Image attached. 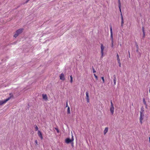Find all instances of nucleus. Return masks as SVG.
Returning <instances> with one entry per match:
<instances>
[{
  "mask_svg": "<svg viewBox=\"0 0 150 150\" xmlns=\"http://www.w3.org/2000/svg\"><path fill=\"white\" fill-rule=\"evenodd\" d=\"M96 72V71L94 70V73H95V72Z\"/></svg>",
  "mask_w": 150,
  "mask_h": 150,
  "instance_id": "nucleus-35",
  "label": "nucleus"
},
{
  "mask_svg": "<svg viewBox=\"0 0 150 150\" xmlns=\"http://www.w3.org/2000/svg\"><path fill=\"white\" fill-rule=\"evenodd\" d=\"M10 95H11V93H10Z\"/></svg>",
  "mask_w": 150,
  "mask_h": 150,
  "instance_id": "nucleus-36",
  "label": "nucleus"
},
{
  "mask_svg": "<svg viewBox=\"0 0 150 150\" xmlns=\"http://www.w3.org/2000/svg\"><path fill=\"white\" fill-rule=\"evenodd\" d=\"M13 95H12L6 99L4 100L0 101V105H1L5 103H6L7 101L9 100L12 97H13Z\"/></svg>",
  "mask_w": 150,
  "mask_h": 150,
  "instance_id": "nucleus-5",
  "label": "nucleus"
},
{
  "mask_svg": "<svg viewBox=\"0 0 150 150\" xmlns=\"http://www.w3.org/2000/svg\"><path fill=\"white\" fill-rule=\"evenodd\" d=\"M145 36V33H144V34L143 33V37H144Z\"/></svg>",
  "mask_w": 150,
  "mask_h": 150,
  "instance_id": "nucleus-32",
  "label": "nucleus"
},
{
  "mask_svg": "<svg viewBox=\"0 0 150 150\" xmlns=\"http://www.w3.org/2000/svg\"><path fill=\"white\" fill-rule=\"evenodd\" d=\"M113 81H114V85H115L116 84V76L115 75H113Z\"/></svg>",
  "mask_w": 150,
  "mask_h": 150,
  "instance_id": "nucleus-13",
  "label": "nucleus"
},
{
  "mask_svg": "<svg viewBox=\"0 0 150 150\" xmlns=\"http://www.w3.org/2000/svg\"><path fill=\"white\" fill-rule=\"evenodd\" d=\"M101 79L102 80V81H103V83H104L105 82V80H104V77H101Z\"/></svg>",
  "mask_w": 150,
  "mask_h": 150,
  "instance_id": "nucleus-23",
  "label": "nucleus"
},
{
  "mask_svg": "<svg viewBox=\"0 0 150 150\" xmlns=\"http://www.w3.org/2000/svg\"><path fill=\"white\" fill-rule=\"evenodd\" d=\"M35 145H38V141L37 140H35Z\"/></svg>",
  "mask_w": 150,
  "mask_h": 150,
  "instance_id": "nucleus-20",
  "label": "nucleus"
},
{
  "mask_svg": "<svg viewBox=\"0 0 150 150\" xmlns=\"http://www.w3.org/2000/svg\"><path fill=\"white\" fill-rule=\"evenodd\" d=\"M72 142V141L71 139L69 138H67L65 140V142L67 144H69Z\"/></svg>",
  "mask_w": 150,
  "mask_h": 150,
  "instance_id": "nucleus-12",
  "label": "nucleus"
},
{
  "mask_svg": "<svg viewBox=\"0 0 150 150\" xmlns=\"http://www.w3.org/2000/svg\"><path fill=\"white\" fill-rule=\"evenodd\" d=\"M35 131H37L38 129V128L37 125H35Z\"/></svg>",
  "mask_w": 150,
  "mask_h": 150,
  "instance_id": "nucleus-18",
  "label": "nucleus"
},
{
  "mask_svg": "<svg viewBox=\"0 0 150 150\" xmlns=\"http://www.w3.org/2000/svg\"><path fill=\"white\" fill-rule=\"evenodd\" d=\"M68 107H69L68 106V102L67 101L66 103V107H67V108Z\"/></svg>",
  "mask_w": 150,
  "mask_h": 150,
  "instance_id": "nucleus-27",
  "label": "nucleus"
},
{
  "mask_svg": "<svg viewBox=\"0 0 150 150\" xmlns=\"http://www.w3.org/2000/svg\"><path fill=\"white\" fill-rule=\"evenodd\" d=\"M59 150H60L59 149Z\"/></svg>",
  "mask_w": 150,
  "mask_h": 150,
  "instance_id": "nucleus-37",
  "label": "nucleus"
},
{
  "mask_svg": "<svg viewBox=\"0 0 150 150\" xmlns=\"http://www.w3.org/2000/svg\"><path fill=\"white\" fill-rule=\"evenodd\" d=\"M71 139L72 141H73L74 140V136H73V135H72V137Z\"/></svg>",
  "mask_w": 150,
  "mask_h": 150,
  "instance_id": "nucleus-25",
  "label": "nucleus"
},
{
  "mask_svg": "<svg viewBox=\"0 0 150 150\" xmlns=\"http://www.w3.org/2000/svg\"><path fill=\"white\" fill-rule=\"evenodd\" d=\"M118 5H121L120 0H118Z\"/></svg>",
  "mask_w": 150,
  "mask_h": 150,
  "instance_id": "nucleus-21",
  "label": "nucleus"
},
{
  "mask_svg": "<svg viewBox=\"0 0 150 150\" xmlns=\"http://www.w3.org/2000/svg\"><path fill=\"white\" fill-rule=\"evenodd\" d=\"M110 39L111 40V47L113 48V33L112 29V27L111 25L110 26Z\"/></svg>",
  "mask_w": 150,
  "mask_h": 150,
  "instance_id": "nucleus-1",
  "label": "nucleus"
},
{
  "mask_svg": "<svg viewBox=\"0 0 150 150\" xmlns=\"http://www.w3.org/2000/svg\"><path fill=\"white\" fill-rule=\"evenodd\" d=\"M117 58V62H120V60L119 57V56L118 55V54H117L116 55Z\"/></svg>",
  "mask_w": 150,
  "mask_h": 150,
  "instance_id": "nucleus-15",
  "label": "nucleus"
},
{
  "mask_svg": "<svg viewBox=\"0 0 150 150\" xmlns=\"http://www.w3.org/2000/svg\"><path fill=\"white\" fill-rule=\"evenodd\" d=\"M23 30V28H20L17 30L16 32L13 35L14 37L15 38L17 37L19 34L22 32Z\"/></svg>",
  "mask_w": 150,
  "mask_h": 150,
  "instance_id": "nucleus-2",
  "label": "nucleus"
},
{
  "mask_svg": "<svg viewBox=\"0 0 150 150\" xmlns=\"http://www.w3.org/2000/svg\"><path fill=\"white\" fill-rule=\"evenodd\" d=\"M42 97L43 99L45 100H48L46 94H42Z\"/></svg>",
  "mask_w": 150,
  "mask_h": 150,
  "instance_id": "nucleus-11",
  "label": "nucleus"
},
{
  "mask_svg": "<svg viewBox=\"0 0 150 150\" xmlns=\"http://www.w3.org/2000/svg\"><path fill=\"white\" fill-rule=\"evenodd\" d=\"M38 136L40 137L41 139H43V137L42 135V134L40 130H38Z\"/></svg>",
  "mask_w": 150,
  "mask_h": 150,
  "instance_id": "nucleus-10",
  "label": "nucleus"
},
{
  "mask_svg": "<svg viewBox=\"0 0 150 150\" xmlns=\"http://www.w3.org/2000/svg\"><path fill=\"white\" fill-rule=\"evenodd\" d=\"M92 71H93V72L94 73V68H93H93H92Z\"/></svg>",
  "mask_w": 150,
  "mask_h": 150,
  "instance_id": "nucleus-29",
  "label": "nucleus"
},
{
  "mask_svg": "<svg viewBox=\"0 0 150 150\" xmlns=\"http://www.w3.org/2000/svg\"><path fill=\"white\" fill-rule=\"evenodd\" d=\"M86 99L88 103L89 102V92L88 91L86 92Z\"/></svg>",
  "mask_w": 150,
  "mask_h": 150,
  "instance_id": "nucleus-9",
  "label": "nucleus"
},
{
  "mask_svg": "<svg viewBox=\"0 0 150 150\" xmlns=\"http://www.w3.org/2000/svg\"><path fill=\"white\" fill-rule=\"evenodd\" d=\"M143 103H144V104L145 105H146V102L145 101V99H144V98L143 99Z\"/></svg>",
  "mask_w": 150,
  "mask_h": 150,
  "instance_id": "nucleus-19",
  "label": "nucleus"
},
{
  "mask_svg": "<svg viewBox=\"0 0 150 150\" xmlns=\"http://www.w3.org/2000/svg\"><path fill=\"white\" fill-rule=\"evenodd\" d=\"M111 106L110 108V110L112 114H113L114 113V108L113 107V104L112 101H110Z\"/></svg>",
  "mask_w": 150,
  "mask_h": 150,
  "instance_id": "nucleus-6",
  "label": "nucleus"
},
{
  "mask_svg": "<svg viewBox=\"0 0 150 150\" xmlns=\"http://www.w3.org/2000/svg\"><path fill=\"white\" fill-rule=\"evenodd\" d=\"M59 77L60 79L62 81H64L65 79L64 74L63 73H62L59 76Z\"/></svg>",
  "mask_w": 150,
  "mask_h": 150,
  "instance_id": "nucleus-8",
  "label": "nucleus"
},
{
  "mask_svg": "<svg viewBox=\"0 0 150 150\" xmlns=\"http://www.w3.org/2000/svg\"><path fill=\"white\" fill-rule=\"evenodd\" d=\"M144 110L141 109V111H140V122L141 124L142 123V121L144 117Z\"/></svg>",
  "mask_w": 150,
  "mask_h": 150,
  "instance_id": "nucleus-3",
  "label": "nucleus"
},
{
  "mask_svg": "<svg viewBox=\"0 0 150 150\" xmlns=\"http://www.w3.org/2000/svg\"><path fill=\"white\" fill-rule=\"evenodd\" d=\"M100 48L101 52V56L100 58H102L103 57V50L104 49V47L103 46V45L102 44H101Z\"/></svg>",
  "mask_w": 150,
  "mask_h": 150,
  "instance_id": "nucleus-7",
  "label": "nucleus"
},
{
  "mask_svg": "<svg viewBox=\"0 0 150 150\" xmlns=\"http://www.w3.org/2000/svg\"><path fill=\"white\" fill-rule=\"evenodd\" d=\"M108 127H106L105 128L104 131V134H105L108 132Z\"/></svg>",
  "mask_w": 150,
  "mask_h": 150,
  "instance_id": "nucleus-14",
  "label": "nucleus"
},
{
  "mask_svg": "<svg viewBox=\"0 0 150 150\" xmlns=\"http://www.w3.org/2000/svg\"><path fill=\"white\" fill-rule=\"evenodd\" d=\"M67 113L68 114H69L70 113V109L69 107H68L67 108Z\"/></svg>",
  "mask_w": 150,
  "mask_h": 150,
  "instance_id": "nucleus-16",
  "label": "nucleus"
},
{
  "mask_svg": "<svg viewBox=\"0 0 150 150\" xmlns=\"http://www.w3.org/2000/svg\"><path fill=\"white\" fill-rule=\"evenodd\" d=\"M70 82L71 83H72L73 81V77L72 75L70 76Z\"/></svg>",
  "mask_w": 150,
  "mask_h": 150,
  "instance_id": "nucleus-17",
  "label": "nucleus"
},
{
  "mask_svg": "<svg viewBox=\"0 0 150 150\" xmlns=\"http://www.w3.org/2000/svg\"><path fill=\"white\" fill-rule=\"evenodd\" d=\"M118 63L119 64V67H121V64L120 62H118Z\"/></svg>",
  "mask_w": 150,
  "mask_h": 150,
  "instance_id": "nucleus-26",
  "label": "nucleus"
},
{
  "mask_svg": "<svg viewBox=\"0 0 150 150\" xmlns=\"http://www.w3.org/2000/svg\"><path fill=\"white\" fill-rule=\"evenodd\" d=\"M138 49H137V50H136V52H138Z\"/></svg>",
  "mask_w": 150,
  "mask_h": 150,
  "instance_id": "nucleus-33",
  "label": "nucleus"
},
{
  "mask_svg": "<svg viewBox=\"0 0 150 150\" xmlns=\"http://www.w3.org/2000/svg\"><path fill=\"white\" fill-rule=\"evenodd\" d=\"M136 46H137V49H138V45H137Z\"/></svg>",
  "mask_w": 150,
  "mask_h": 150,
  "instance_id": "nucleus-30",
  "label": "nucleus"
},
{
  "mask_svg": "<svg viewBox=\"0 0 150 150\" xmlns=\"http://www.w3.org/2000/svg\"><path fill=\"white\" fill-rule=\"evenodd\" d=\"M149 142L150 143V137H149Z\"/></svg>",
  "mask_w": 150,
  "mask_h": 150,
  "instance_id": "nucleus-34",
  "label": "nucleus"
},
{
  "mask_svg": "<svg viewBox=\"0 0 150 150\" xmlns=\"http://www.w3.org/2000/svg\"><path fill=\"white\" fill-rule=\"evenodd\" d=\"M128 53H129V57H130V53H129V51H128Z\"/></svg>",
  "mask_w": 150,
  "mask_h": 150,
  "instance_id": "nucleus-31",
  "label": "nucleus"
},
{
  "mask_svg": "<svg viewBox=\"0 0 150 150\" xmlns=\"http://www.w3.org/2000/svg\"><path fill=\"white\" fill-rule=\"evenodd\" d=\"M142 31L143 32V33H144V34L145 32H144V27H142Z\"/></svg>",
  "mask_w": 150,
  "mask_h": 150,
  "instance_id": "nucleus-24",
  "label": "nucleus"
},
{
  "mask_svg": "<svg viewBox=\"0 0 150 150\" xmlns=\"http://www.w3.org/2000/svg\"><path fill=\"white\" fill-rule=\"evenodd\" d=\"M94 76L95 77V78H96V79L97 80V79H98V77L95 74H94Z\"/></svg>",
  "mask_w": 150,
  "mask_h": 150,
  "instance_id": "nucleus-28",
  "label": "nucleus"
},
{
  "mask_svg": "<svg viewBox=\"0 0 150 150\" xmlns=\"http://www.w3.org/2000/svg\"><path fill=\"white\" fill-rule=\"evenodd\" d=\"M55 129L56 130V131H57V132L58 133H59V130L57 128H55Z\"/></svg>",
  "mask_w": 150,
  "mask_h": 150,
  "instance_id": "nucleus-22",
  "label": "nucleus"
},
{
  "mask_svg": "<svg viewBox=\"0 0 150 150\" xmlns=\"http://www.w3.org/2000/svg\"><path fill=\"white\" fill-rule=\"evenodd\" d=\"M118 7L120 11V15L121 16V26L122 27L123 25V24L124 23V21H123V17L122 16L121 10V5H118Z\"/></svg>",
  "mask_w": 150,
  "mask_h": 150,
  "instance_id": "nucleus-4",
  "label": "nucleus"
}]
</instances>
